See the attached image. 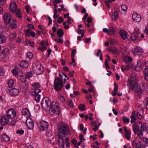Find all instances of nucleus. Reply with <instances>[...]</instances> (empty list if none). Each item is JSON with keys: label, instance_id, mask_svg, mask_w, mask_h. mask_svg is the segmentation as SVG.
Segmentation results:
<instances>
[{"label": "nucleus", "instance_id": "1", "mask_svg": "<svg viewBox=\"0 0 148 148\" xmlns=\"http://www.w3.org/2000/svg\"><path fill=\"white\" fill-rule=\"evenodd\" d=\"M58 136L66 137V135L70 134V130L69 128L63 125V123H61L58 124Z\"/></svg>", "mask_w": 148, "mask_h": 148}, {"label": "nucleus", "instance_id": "2", "mask_svg": "<svg viewBox=\"0 0 148 148\" xmlns=\"http://www.w3.org/2000/svg\"><path fill=\"white\" fill-rule=\"evenodd\" d=\"M131 86L130 87L131 90H134L135 93L137 92L138 96H140L142 93V90L140 87L138 90V85L136 80H135L134 77H132L129 81Z\"/></svg>", "mask_w": 148, "mask_h": 148}, {"label": "nucleus", "instance_id": "3", "mask_svg": "<svg viewBox=\"0 0 148 148\" xmlns=\"http://www.w3.org/2000/svg\"><path fill=\"white\" fill-rule=\"evenodd\" d=\"M63 86V82L62 79L58 77L55 78L53 84L54 88L55 90L57 91L60 90Z\"/></svg>", "mask_w": 148, "mask_h": 148}, {"label": "nucleus", "instance_id": "4", "mask_svg": "<svg viewBox=\"0 0 148 148\" xmlns=\"http://www.w3.org/2000/svg\"><path fill=\"white\" fill-rule=\"evenodd\" d=\"M53 103L54 102H52L51 107L50 106L49 109V112L51 114L55 113L58 114H60V111L59 104L57 102H55L54 104Z\"/></svg>", "mask_w": 148, "mask_h": 148}, {"label": "nucleus", "instance_id": "5", "mask_svg": "<svg viewBox=\"0 0 148 148\" xmlns=\"http://www.w3.org/2000/svg\"><path fill=\"white\" fill-rule=\"evenodd\" d=\"M41 105L43 109H48L51 106V101L48 97H44L42 99Z\"/></svg>", "mask_w": 148, "mask_h": 148}, {"label": "nucleus", "instance_id": "6", "mask_svg": "<svg viewBox=\"0 0 148 148\" xmlns=\"http://www.w3.org/2000/svg\"><path fill=\"white\" fill-rule=\"evenodd\" d=\"M140 34L139 29L137 28H135L134 32L131 35V38L134 42L135 43L140 40L138 36Z\"/></svg>", "mask_w": 148, "mask_h": 148}, {"label": "nucleus", "instance_id": "7", "mask_svg": "<svg viewBox=\"0 0 148 148\" xmlns=\"http://www.w3.org/2000/svg\"><path fill=\"white\" fill-rule=\"evenodd\" d=\"M143 130V125L140 122H137L136 125H134L133 130L135 134H137V131Z\"/></svg>", "mask_w": 148, "mask_h": 148}, {"label": "nucleus", "instance_id": "8", "mask_svg": "<svg viewBox=\"0 0 148 148\" xmlns=\"http://www.w3.org/2000/svg\"><path fill=\"white\" fill-rule=\"evenodd\" d=\"M7 114V116L8 118L12 119L15 117L16 115V112L13 109H11L8 110Z\"/></svg>", "mask_w": 148, "mask_h": 148}, {"label": "nucleus", "instance_id": "9", "mask_svg": "<svg viewBox=\"0 0 148 148\" xmlns=\"http://www.w3.org/2000/svg\"><path fill=\"white\" fill-rule=\"evenodd\" d=\"M40 125L39 128L41 131L45 130L48 128V124L45 121H42L40 123Z\"/></svg>", "mask_w": 148, "mask_h": 148}, {"label": "nucleus", "instance_id": "10", "mask_svg": "<svg viewBox=\"0 0 148 148\" xmlns=\"http://www.w3.org/2000/svg\"><path fill=\"white\" fill-rule=\"evenodd\" d=\"M4 22L7 25L10 23L11 20V16L8 13H6L4 14L3 16Z\"/></svg>", "mask_w": 148, "mask_h": 148}, {"label": "nucleus", "instance_id": "11", "mask_svg": "<svg viewBox=\"0 0 148 148\" xmlns=\"http://www.w3.org/2000/svg\"><path fill=\"white\" fill-rule=\"evenodd\" d=\"M36 66V69H35L36 72V74L39 75L42 74L43 72V69L41 66L40 64H35Z\"/></svg>", "mask_w": 148, "mask_h": 148}, {"label": "nucleus", "instance_id": "12", "mask_svg": "<svg viewBox=\"0 0 148 148\" xmlns=\"http://www.w3.org/2000/svg\"><path fill=\"white\" fill-rule=\"evenodd\" d=\"M132 19L134 21L138 22L141 20L140 16L136 13H134L132 15Z\"/></svg>", "mask_w": 148, "mask_h": 148}, {"label": "nucleus", "instance_id": "13", "mask_svg": "<svg viewBox=\"0 0 148 148\" xmlns=\"http://www.w3.org/2000/svg\"><path fill=\"white\" fill-rule=\"evenodd\" d=\"M134 52L136 54L139 56L142 55L143 53V51L142 49L138 46L135 47L134 49Z\"/></svg>", "mask_w": 148, "mask_h": 148}, {"label": "nucleus", "instance_id": "14", "mask_svg": "<svg viewBox=\"0 0 148 148\" xmlns=\"http://www.w3.org/2000/svg\"><path fill=\"white\" fill-rule=\"evenodd\" d=\"M8 118L6 115L3 116L1 119V125L4 126L6 125L8 122Z\"/></svg>", "mask_w": 148, "mask_h": 148}, {"label": "nucleus", "instance_id": "15", "mask_svg": "<svg viewBox=\"0 0 148 148\" xmlns=\"http://www.w3.org/2000/svg\"><path fill=\"white\" fill-rule=\"evenodd\" d=\"M19 93V90L15 88H13L10 91V94L11 96H15Z\"/></svg>", "mask_w": 148, "mask_h": 148}, {"label": "nucleus", "instance_id": "16", "mask_svg": "<svg viewBox=\"0 0 148 148\" xmlns=\"http://www.w3.org/2000/svg\"><path fill=\"white\" fill-rule=\"evenodd\" d=\"M120 34L122 38L125 40L127 38V32L124 30H120Z\"/></svg>", "mask_w": 148, "mask_h": 148}, {"label": "nucleus", "instance_id": "17", "mask_svg": "<svg viewBox=\"0 0 148 148\" xmlns=\"http://www.w3.org/2000/svg\"><path fill=\"white\" fill-rule=\"evenodd\" d=\"M41 90L38 88H34L31 90V93L33 95L38 94L41 92Z\"/></svg>", "mask_w": 148, "mask_h": 148}, {"label": "nucleus", "instance_id": "18", "mask_svg": "<svg viewBox=\"0 0 148 148\" xmlns=\"http://www.w3.org/2000/svg\"><path fill=\"white\" fill-rule=\"evenodd\" d=\"M2 141H8L10 140V138L8 136L5 134H2L1 137Z\"/></svg>", "mask_w": 148, "mask_h": 148}, {"label": "nucleus", "instance_id": "19", "mask_svg": "<svg viewBox=\"0 0 148 148\" xmlns=\"http://www.w3.org/2000/svg\"><path fill=\"white\" fill-rule=\"evenodd\" d=\"M11 8V11L12 12H14V11H16L17 9V6L15 3H11L10 5V8Z\"/></svg>", "mask_w": 148, "mask_h": 148}, {"label": "nucleus", "instance_id": "20", "mask_svg": "<svg viewBox=\"0 0 148 148\" xmlns=\"http://www.w3.org/2000/svg\"><path fill=\"white\" fill-rule=\"evenodd\" d=\"M22 113L23 115H27L29 116H30V114L29 110L27 108H24L22 111Z\"/></svg>", "mask_w": 148, "mask_h": 148}, {"label": "nucleus", "instance_id": "21", "mask_svg": "<svg viewBox=\"0 0 148 148\" xmlns=\"http://www.w3.org/2000/svg\"><path fill=\"white\" fill-rule=\"evenodd\" d=\"M118 12L117 11H115L112 14V19L113 21H115L118 18Z\"/></svg>", "mask_w": 148, "mask_h": 148}, {"label": "nucleus", "instance_id": "22", "mask_svg": "<svg viewBox=\"0 0 148 148\" xmlns=\"http://www.w3.org/2000/svg\"><path fill=\"white\" fill-rule=\"evenodd\" d=\"M64 32L62 29L60 28L58 29L57 32L58 36L60 38H61L64 34Z\"/></svg>", "mask_w": 148, "mask_h": 148}, {"label": "nucleus", "instance_id": "23", "mask_svg": "<svg viewBox=\"0 0 148 148\" xmlns=\"http://www.w3.org/2000/svg\"><path fill=\"white\" fill-rule=\"evenodd\" d=\"M16 34L15 33H11L10 35L9 39L10 41H13L16 37Z\"/></svg>", "mask_w": 148, "mask_h": 148}, {"label": "nucleus", "instance_id": "24", "mask_svg": "<svg viewBox=\"0 0 148 148\" xmlns=\"http://www.w3.org/2000/svg\"><path fill=\"white\" fill-rule=\"evenodd\" d=\"M28 62L26 61H22L20 63V66L23 68H25L27 67Z\"/></svg>", "mask_w": 148, "mask_h": 148}, {"label": "nucleus", "instance_id": "25", "mask_svg": "<svg viewBox=\"0 0 148 148\" xmlns=\"http://www.w3.org/2000/svg\"><path fill=\"white\" fill-rule=\"evenodd\" d=\"M144 79L148 81V68H146L144 69Z\"/></svg>", "mask_w": 148, "mask_h": 148}, {"label": "nucleus", "instance_id": "26", "mask_svg": "<svg viewBox=\"0 0 148 148\" xmlns=\"http://www.w3.org/2000/svg\"><path fill=\"white\" fill-rule=\"evenodd\" d=\"M123 60L126 63L130 62L132 60V58L130 57H125L123 58Z\"/></svg>", "mask_w": 148, "mask_h": 148}, {"label": "nucleus", "instance_id": "27", "mask_svg": "<svg viewBox=\"0 0 148 148\" xmlns=\"http://www.w3.org/2000/svg\"><path fill=\"white\" fill-rule=\"evenodd\" d=\"M23 79L24 80H22V88L24 90H26V88H27V86L26 85V84L25 83V82H26V79L25 78H24Z\"/></svg>", "mask_w": 148, "mask_h": 148}, {"label": "nucleus", "instance_id": "28", "mask_svg": "<svg viewBox=\"0 0 148 148\" xmlns=\"http://www.w3.org/2000/svg\"><path fill=\"white\" fill-rule=\"evenodd\" d=\"M6 40L5 37L4 35H0V44H2L5 42Z\"/></svg>", "mask_w": 148, "mask_h": 148}, {"label": "nucleus", "instance_id": "29", "mask_svg": "<svg viewBox=\"0 0 148 148\" xmlns=\"http://www.w3.org/2000/svg\"><path fill=\"white\" fill-rule=\"evenodd\" d=\"M58 138H60V139L62 140V143L61 146L62 147V148H64V146L65 142V138H66V137H64L63 136H58Z\"/></svg>", "mask_w": 148, "mask_h": 148}, {"label": "nucleus", "instance_id": "30", "mask_svg": "<svg viewBox=\"0 0 148 148\" xmlns=\"http://www.w3.org/2000/svg\"><path fill=\"white\" fill-rule=\"evenodd\" d=\"M28 128L30 130H32L34 127V122L26 124Z\"/></svg>", "mask_w": 148, "mask_h": 148}, {"label": "nucleus", "instance_id": "31", "mask_svg": "<svg viewBox=\"0 0 148 148\" xmlns=\"http://www.w3.org/2000/svg\"><path fill=\"white\" fill-rule=\"evenodd\" d=\"M135 111H134L132 112V115L130 116V117L131 118V123H133L135 120H136V119L135 117H134L135 116Z\"/></svg>", "mask_w": 148, "mask_h": 148}, {"label": "nucleus", "instance_id": "32", "mask_svg": "<svg viewBox=\"0 0 148 148\" xmlns=\"http://www.w3.org/2000/svg\"><path fill=\"white\" fill-rule=\"evenodd\" d=\"M131 132L129 131L127 132H125V136L127 139L129 140L130 139V135Z\"/></svg>", "mask_w": 148, "mask_h": 148}, {"label": "nucleus", "instance_id": "33", "mask_svg": "<svg viewBox=\"0 0 148 148\" xmlns=\"http://www.w3.org/2000/svg\"><path fill=\"white\" fill-rule=\"evenodd\" d=\"M114 32L115 30L113 28H111L108 30V34L109 35H113L114 33Z\"/></svg>", "mask_w": 148, "mask_h": 148}, {"label": "nucleus", "instance_id": "34", "mask_svg": "<svg viewBox=\"0 0 148 148\" xmlns=\"http://www.w3.org/2000/svg\"><path fill=\"white\" fill-rule=\"evenodd\" d=\"M9 53V50L7 48L4 49L2 51V53L5 55V56L8 55Z\"/></svg>", "mask_w": 148, "mask_h": 148}, {"label": "nucleus", "instance_id": "35", "mask_svg": "<svg viewBox=\"0 0 148 148\" xmlns=\"http://www.w3.org/2000/svg\"><path fill=\"white\" fill-rule=\"evenodd\" d=\"M14 84V81L12 79H10L9 80L8 83V86L10 88L12 87Z\"/></svg>", "mask_w": 148, "mask_h": 148}, {"label": "nucleus", "instance_id": "36", "mask_svg": "<svg viewBox=\"0 0 148 148\" xmlns=\"http://www.w3.org/2000/svg\"><path fill=\"white\" fill-rule=\"evenodd\" d=\"M85 106L83 104H80L78 106L79 109L81 111H84L85 110Z\"/></svg>", "mask_w": 148, "mask_h": 148}, {"label": "nucleus", "instance_id": "37", "mask_svg": "<svg viewBox=\"0 0 148 148\" xmlns=\"http://www.w3.org/2000/svg\"><path fill=\"white\" fill-rule=\"evenodd\" d=\"M58 98L59 99L60 101L62 103H64L65 101V99L64 96L62 95H60Z\"/></svg>", "mask_w": 148, "mask_h": 148}, {"label": "nucleus", "instance_id": "38", "mask_svg": "<svg viewBox=\"0 0 148 148\" xmlns=\"http://www.w3.org/2000/svg\"><path fill=\"white\" fill-rule=\"evenodd\" d=\"M69 139L68 137H66L65 138V142L66 143V146L67 147H70L69 143Z\"/></svg>", "mask_w": 148, "mask_h": 148}, {"label": "nucleus", "instance_id": "39", "mask_svg": "<svg viewBox=\"0 0 148 148\" xmlns=\"http://www.w3.org/2000/svg\"><path fill=\"white\" fill-rule=\"evenodd\" d=\"M35 96V100L37 102H38L39 101L40 98V95L39 94H37V95H34Z\"/></svg>", "mask_w": 148, "mask_h": 148}, {"label": "nucleus", "instance_id": "40", "mask_svg": "<svg viewBox=\"0 0 148 148\" xmlns=\"http://www.w3.org/2000/svg\"><path fill=\"white\" fill-rule=\"evenodd\" d=\"M34 88H38L40 87L39 83H35L33 84L32 85Z\"/></svg>", "mask_w": 148, "mask_h": 148}, {"label": "nucleus", "instance_id": "41", "mask_svg": "<svg viewBox=\"0 0 148 148\" xmlns=\"http://www.w3.org/2000/svg\"><path fill=\"white\" fill-rule=\"evenodd\" d=\"M121 9L123 11H126L127 9V7L125 5H122L121 6Z\"/></svg>", "mask_w": 148, "mask_h": 148}, {"label": "nucleus", "instance_id": "42", "mask_svg": "<svg viewBox=\"0 0 148 148\" xmlns=\"http://www.w3.org/2000/svg\"><path fill=\"white\" fill-rule=\"evenodd\" d=\"M108 60L107 59H106L105 60V66H106V68L107 69H109L110 68V66H109V65L108 64Z\"/></svg>", "mask_w": 148, "mask_h": 148}, {"label": "nucleus", "instance_id": "43", "mask_svg": "<svg viewBox=\"0 0 148 148\" xmlns=\"http://www.w3.org/2000/svg\"><path fill=\"white\" fill-rule=\"evenodd\" d=\"M71 143L73 144L74 146L75 147H77V140H76L75 139H72L71 141Z\"/></svg>", "mask_w": 148, "mask_h": 148}, {"label": "nucleus", "instance_id": "44", "mask_svg": "<svg viewBox=\"0 0 148 148\" xmlns=\"http://www.w3.org/2000/svg\"><path fill=\"white\" fill-rule=\"evenodd\" d=\"M27 58L29 59H32L33 57V54L31 52H28L27 53Z\"/></svg>", "mask_w": 148, "mask_h": 148}, {"label": "nucleus", "instance_id": "45", "mask_svg": "<svg viewBox=\"0 0 148 148\" xmlns=\"http://www.w3.org/2000/svg\"><path fill=\"white\" fill-rule=\"evenodd\" d=\"M146 123H144L143 124V131H145V130H146V131H147L148 133V126L146 128Z\"/></svg>", "mask_w": 148, "mask_h": 148}, {"label": "nucleus", "instance_id": "46", "mask_svg": "<svg viewBox=\"0 0 148 148\" xmlns=\"http://www.w3.org/2000/svg\"><path fill=\"white\" fill-rule=\"evenodd\" d=\"M110 42L111 45H115L116 43V41L114 39H110Z\"/></svg>", "mask_w": 148, "mask_h": 148}, {"label": "nucleus", "instance_id": "47", "mask_svg": "<svg viewBox=\"0 0 148 148\" xmlns=\"http://www.w3.org/2000/svg\"><path fill=\"white\" fill-rule=\"evenodd\" d=\"M68 104L69 107L71 108H73V103L72 101L71 100H70L68 102Z\"/></svg>", "mask_w": 148, "mask_h": 148}, {"label": "nucleus", "instance_id": "48", "mask_svg": "<svg viewBox=\"0 0 148 148\" xmlns=\"http://www.w3.org/2000/svg\"><path fill=\"white\" fill-rule=\"evenodd\" d=\"M11 28L12 29H15L16 27V23H12L10 24Z\"/></svg>", "mask_w": 148, "mask_h": 148}, {"label": "nucleus", "instance_id": "49", "mask_svg": "<svg viewBox=\"0 0 148 148\" xmlns=\"http://www.w3.org/2000/svg\"><path fill=\"white\" fill-rule=\"evenodd\" d=\"M122 119L124 123H128L130 121V120L129 119L126 118L125 117H123L122 118Z\"/></svg>", "mask_w": 148, "mask_h": 148}, {"label": "nucleus", "instance_id": "50", "mask_svg": "<svg viewBox=\"0 0 148 148\" xmlns=\"http://www.w3.org/2000/svg\"><path fill=\"white\" fill-rule=\"evenodd\" d=\"M125 65L127 70L131 68H134V66H133V65H132L130 64H129L127 65Z\"/></svg>", "mask_w": 148, "mask_h": 148}, {"label": "nucleus", "instance_id": "51", "mask_svg": "<svg viewBox=\"0 0 148 148\" xmlns=\"http://www.w3.org/2000/svg\"><path fill=\"white\" fill-rule=\"evenodd\" d=\"M16 122V121L15 120H12L9 123V124L11 126H14Z\"/></svg>", "mask_w": 148, "mask_h": 148}, {"label": "nucleus", "instance_id": "52", "mask_svg": "<svg viewBox=\"0 0 148 148\" xmlns=\"http://www.w3.org/2000/svg\"><path fill=\"white\" fill-rule=\"evenodd\" d=\"M63 20V18L62 17H59L58 18L57 21L58 23H60L62 22Z\"/></svg>", "mask_w": 148, "mask_h": 148}, {"label": "nucleus", "instance_id": "53", "mask_svg": "<svg viewBox=\"0 0 148 148\" xmlns=\"http://www.w3.org/2000/svg\"><path fill=\"white\" fill-rule=\"evenodd\" d=\"M136 148H142L141 143L138 142L136 144Z\"/></svg>", "mask_w": 148, "mask_h": 148}, {"label": "nucleus", "instance_id": "54", "mask_svg": "<svg viewBox=\"0 0 148 148\" xmlns=\"http://www.w3.org/2000/svg\"><path fill=\"white\" fill-rule=\"evenodd\" d=\"M20 13H21L20 12H16V16L19 18H21L22 17L21 15L20 14Z\"/></svg>", "mask_w": 148, "mask_h": 148}, {"label": "nucleus", "instance_id": "55", "mask_svg": "<svg viewBox=\"0 0 148 148\" xmlns=\"http://www.w3.org/2000/svg\"><path fill=\"white\" fill-rule=\"evenodd\" d=\"M142 68V67L141 66H137L135 67V70L136 71H139Z\"/></svg>", "mask_w": 148, "mask_h": 148}, {"label": "nucleus", "instance_id": "56", "mask_svg": "<svg viewBox=\"0 0 148 148\" xmlns=\"http://www.w3.org/2000/svg\"><path fill=\"white\" fill-rule=\"evenodd\" d=\"M4 73V70L3 68H0V76L3 75Z\"/></svg>", "mask_w": 148, "mask_h": 148}, {"label": "nucleus", "instance_id": "57", "mask_svg": "<svg viewBox=\"0 0 148 148\" xmlns=\"http://www.w3.org/2000/svg\"><path fill=\"white\" fill-rule=\"evenodd\" d=\"M42 48H41V47H39L38 48V49L39 50H40L42 51H43L44 50H46L47 49V47L46 46L43 45L42 46Z\"/></svg>", "mask_w": 148, "mask_h": 148}, {"label": "nucleus", "instance_id": "58", "mask_svg": "<svg viewBox=\"0 0 148 148\" xmlns=\"http://www.w3.org/2000/svg\"><path fill=\"white\" fill-rule=\"evenodd\" d=\"M137 66H141L142 67V63L140 60H138L137 62Z\"/></svg>", "mask_w": 148, "mask_h": 148}, {"label": "nucleus", "instance_id": "59", "mask_svg": "<svg viewBox=\"0 0 148 148\" xmlns=\"http://www.w3.org/2000/svg\"><path fill=\"white\" fill-rule=\"evenodd\" d=\"M33 122V121L30 118H27L26 121V124Z\"/></svg>", "mask_w": 148, "mask_h": 148}, {"label": "nucleus", "instance_id": "60", "mask_svg": "<svg viewBox=\"0 0 148 148\" xmlns=\"http://www.w3.org/2000/svg\"><path fill=\"white\" fill-rule=\"evenodd\" d=\"M139 132V133H138V137L140 138H141L142 137V134H143V132L142 130H141L140 131H137Z\"/></svg>", "mask_w": 148, "mask_h": 148}, {"label": "nucleus", "instance_id": "61", "mask_svg": "<svg viewBox=\"0 0 148 148\" xmlns=\"http://www.w3.org/2000/svg\"><path fill=\"white\" fill-rule=\"evenodd\" d=\"M25 30L26 32V35L28 36H29V35L30 34V33L29 32L30 31V29H25Z\"/></svg>", "mask_w": 148, "mask_h": 148}, {"label": "nucleus", "instance_id": "62", "mask_svg": "<svg viewBox=\"0 0 148 148\" xmlns=\"http://www.w3.org/2000/svg\"><path fill=\"white\" fill-rule=\"evenodd\" d=\"M16 132L17 134H23L24 133V131L23 130H18Z\"/></svg>", "mask_w": 148, "mask_h": 148}, {"label": "nucleus", "instance_id": "63", "mask_svg": "<svg viewBox=\"0 0 148 148\" xmlns=\"http://www.w3.org/2000/svg\"><path fill=\"white\" fill-rule=\"evenodd\" d=\"M136 115L139 119H140L142 118V116L138 113V112H137Z\"/></svg>", "mask_w": 148, "mask_h": 148}, {"label": "nucleus", "instance_id": "64", "mask_svg": "<svg viewBox=\"0 0 148 148\" xmlns=\"http://www.w3.org/2000/svg\"><path fill=\"white\" fill-rule=\"evenodd\" d=\"M145 100L147 102V104L146 105V108L147 110H148V98H146L145 99Z\"/></svg>", "mask_w": 148, "mask_h": 148}]
</instances>
